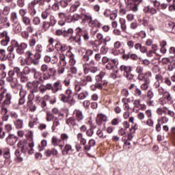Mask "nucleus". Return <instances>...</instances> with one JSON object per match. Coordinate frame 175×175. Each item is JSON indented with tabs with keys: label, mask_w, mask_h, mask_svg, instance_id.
Instances as JSON below:
<instances>
[{
	"label": "nucleus",
	"mask_w": 175,
	"mask_h": 175,
	"mask_svg": "<svg viewBox=\"0 0 175 175\" xmlns=\"http://www.w3.org/2000/svg\"><path fill=\"white\" fill-rule=\"evenodd\" d=\"M41 18L42 20H49V21H44L42 22L41 28L43 31H49L50 27H54L57 24L55 16H54L53 12L49 9H46L42 12Z\"/></svg>",
	"instance_id": "1"
},
{
	"label": "nucleus",
	"mask_w": 175,
	"mask_h": 175,
	"mask_svg": "<svg viewBox=\"0 0 175 175\" xmlns=\"http://www.w3.org/2000/svg\"><path fill=\"white\" fill-rule=\"evenodd\" d=\"M105 75L106 73L105 72L100 71L99 74L96 76V83H94V85L96 90L102 91L103 87H107L109 82L104 78Z\"/></svg>",
	"instance_id": "2"
},
{
	"label": "nucleus",
	"mask_w": 175,
	"mask_h": 175,
	"mask_svg": "<svg viewBox=\"0 0 175 175\" xmlns=\"http://www.w3.org/2000/svg\"><path fill=\"white\" fill-rule=\"evenodd\" d=\"M8 77L6 78V81L8 83H10L11 88L13 90L20 87V84H18V81L17 80V78H16V74H14L13 70H10L8 72Z\"/></svg>",
	"instance_id": "3"
},
{
	"label": "nucleus",
	"mask_w": 175,
	"mask_h": 175,
	"mask_svg": "<svg viewBox=\"0 0 175 175\" xmlns=\"http://www.w3.org/2000/svg\"><path fill=\"white\" fill-rule=\"evenodd\" d=\"M84 75H88V73H96L98 71V67L95 66V61L92 59L89 63H85L83 64Z\"/></svg>",
	"instance_id": "4"
},
{
	"label": "nucleus",
	"mask_w": 175,
	"mask_h": 175,
	"mask_svg": "<svg viewBox=\"0 0 175 175\" xmlns=\"http://www.w3.org/2000/svg\"><path fill=\"white\" fill-rule=\"evenodd\" d=\"M14 73L15 74V76L19 79L21 83H27L29 79L27 76V74H25L24 70L21 71V69H20V67H14L12 69Z\"/></svg>",
	"instance_id": "5"
},
{
	"label": "nucleus",
	"mask_w": 175,
	"mask_h": 175,
	"mask_svg": "<svg viewBox=\"0 0 175 175\" xmlns=\"http://www.w3.org/2000/svg\"><path fill=\"white\" fill-rule=\"evenodd\" d=\"M119 69L120 72H123V76L124 77H126L127 80H133L135 76L131 73L132 72V66L122 65Z\"/></svg>",
	"instance_id": "6"
},
{
	"label": "nucleus",
	"mask_w": 175,
	"mask_h": 175,
	"mask_svg": "<svg viewBox=\"0 0 175 175\" xmlns=\"http://www.w3.org/2000/svg\"><path fill=\"white\" fill-rule=\"evenodd\" d=\"M0 39H2L0 42V44L6 47V46L9 44V42H10V36H9L8 31L0 32Z\"/></svg>",
	"instance_id": "7"
},
{
	"label": "nucleus",
	"mask_w": 175,
	"mask_h": 175,
	"mask_svg": "<svg viewBox=\"0 0 175 175\" xmlns=\"http://www.w3.org/2000/svg\"><path fill=\"white\" fill-rule=\"evenodd\" d=\"M39 84H40V83L36 82V81L27 82L26 84V87L27 88H28V90H31V94H36L39 92V90H40Z\"/></svg>",
	"instance_id": "8"
},
{
	"label": "nucleus",
	"mask_w": 175,
	"mask_h": 175,
	"mask_svg": "<svg viewBox=\"0 0 175 175\" xmlns=\"http://www.w3.org/2000/svg\"><path fill=\"white\" fill-rule=\"evenodd\" d=\"M122 59L124 61H128V59H133V61H137L139 59V56L135 53H131V52H126L125 50H123L122 52Z\"/></svg>",
	"instance_id": "9"
},
{
	"label": "nucleus",
	"mask_w": 175,
	"mask_h": 175,
	"mask_svg": "<svg viewBox=\"0 0 175 175\" xmlns=\"http://www.w3.org/2000/svg\"><path fill=\"white\" fill-rule=\"evenodd\" d=\"M27 90L24 89V86L21 85V88H20V92H19V99L18 102V105L19 106H23L24 103H25V97L27 96Z\"/></svg>",
	"instance_id": "10"
},
{
	"label": "nucleus",
	"mask_w": 175,
	"mask_h": 175,
	"mask_svg": "<svg viewBox=\"0 0 175 175\" xmlns=\"http://www.w3.org/2000/svg\"><path fill=\"white\" fill-rule=\"evenodd\" d=\"M3 157L5 159L4 163L6 166H9V165L12 163V159H10V149L9 148H5L3 149Z\"/></svg>",
	"instance_id": "11"
},
{
	"label": "nucleus",
	"mask_w": 175,
	"mask_h": 175,
	"mask_svg": "<svg viewBox=\"0 0 175 175\" xmlns=\"http://www.w3.org/2000/svg\"><path fill=\"white\" fill-rule=\"evenodd\" d=\"M52 94H57L58 92L64 90L62 85V81L61 80H57L52 84Z\"/></svg>",
	"instance_id": "12"
},
{
	"label": "nucleus",
	"mask_w": 175,
	"mask_h": 175,
	"mask_svg": "<svg viewBox=\"0 0 175 175\" xmlns=\"http://www.w3.org/2000/svg\"><path fill=\"white\" fill-rule=\"evenodd\" d=\"M25 144L23 141H19L17 144V147L18 149H16L15 151V155L16 157L17 162H23V154H21V153H20V149H22L23 146Z\"/></svg>",
	"instance_id": "13"
},
{
	"label": "nucleus",
	"mask_w": 175,
	"mask_h": 175,
	"mask_svg": "<svg viewBox=\"0 0 175 175\" xmlns=\"http://www.w3.org/2000/svg\"><path fill=\"white\" fill-rule=\"evenodd\" d=\"M13 100V94L10 92H8L4 95V100L2 103V106H10L12 101Z\"/></svg>",
	"instance_id": "14"
},
{
	"label": "nucleus",
	"mask_w": 175,
	"mask_h": 175,
	"mask_svg": "<svg viewBox=\"0 0 175 175\" xmlns=\"http://www.w3.org/2000/svg\"><path fill=\"white\" fill-rule=\"evenodd\" d=\"M28 47V44L25 42H21L19 44L17 49H16V53L18 54V55H24L25 54V50Z\"/></svg>",
	"instance_id": "15"
},
{
	"label": "nucleus",
	"mask_w": 175,
	"mask_h": 175,
	"mask_svg": "<svg viewBox=\"0 0 175 175\" xmlns=\"http://www.w3.org/2000/svg\"><path fill=\"white\" fill-rule=\"evenodd\" d=\"M55 49L59 53H65L68 50V45L62 44L61 42L57 41L55 44Z\"/></svg>",
	"instance_id": "16"
},
{
	"label": "nucleus",
	"mask_w": 175,
	"mask_h": 175,
	"mask_svg": "<svg viewBox=\"0 0 175 175\" xmlns=\"http://www.w3.org/2000/svg\"><path fill=\"white\" fill-rule=\"evenodd\" d=\"M81 24H85V23H88V25H90L91 21H92V15L88 14V13H83L81 14Z\"/></svg>",
	"instance_id": "17"
},
{
	"label": "nucleus",
	"mask_w": 175,
	"mask_h": 175,
	"mask_svg": "<svg viewBox=\"0 0 175 175\" xmlns=\"http://www.w3.org/2000/svg\"><path fill=\"white\" fill-rule=\"evenodd\" d=\"M18 140V137L14 135V134H9V135L6 138L7 144L9 146H14L15 143H17Z\"/></svg>",
	"instance_id": "18"
},
{
	"label": "nucleus",
	"mask_w": 175,
	"mask_h": 175,
	"mask_svg": "<svg viewBox=\"0 0 175 175\" xmlns=\"http://www.w3.org/2000/svg\"><path fill=\"white\" fill-rule=\"evenodd\" d=\"M74 116H75V120L77 122L81 124L83 122V120H84V115L83 114V111L80 109H75L74 111Z\"/></svg>",
	"instance_id": "19"
},
{
	"label": "nucleus",
	"mask_w": 175,
	"mask_h": 175,
	"mask_svg": "<svg viewBox=\"0 0 175 175\" xmlns=\"http://www.w3.org/2000/svg\"><path fill=\"white\" fill-rule=\"evenodd\" d=\"M143 12L145 14H151L152 16H154V14H157V13L158 12V11H157V9L150 5L144 6Z\"/></svg>",
	"instance_id": "20"
},
{
	"label": "nucleus",
	"mask_w": 175,
	"mask_h": 175,
	"mask_svg": "<svg viewBox=\"0 0 175 175\" xmlns=\"http://www.w3.org/2000/svg\"><path fill=\"white\" fill-rule=\"evenodd\" d=\"M73 148L72 147V145L69 144H66L64 146V149L62 150V155H70L73 153Z\"/></svg>",
	"instance_id": "21"
},
{
	"label": "nucleus",
	"mask_w": 175,
	"mask_h": 175,
	"mask_svg": "<svg viewBox=\"0 0 175 175\" xmlns=\"http://www.w3.org/2000/svg\"><path fill=\"white\" fill-rule=\"evenodd\" d=\"M44 154L47 158L51 157L52 155H53V157H57L58 155V150H57L55 148H52L45 150Z\"/></svg>",
	"instance_id": "22"
},
{
	"label": "nucleus",
	"mask_w": 175,
	"mask_h": 175,
	"mask_svg": "<svg viewBox=\"0 0 175 175\" xmlns=\"http://www.w3.org/2000/svg\"><path fill=\"white\" fill-rule=\"evenodd\" d=\"M8 108L5 107L4 105H2L1 109V114L2 116L3 121H8L9 117H10V115L8 113Z\"/></svg>",
	"instance_id": "23"
},
{
	"label": "nucleus",
	"mask_w": 175,
	"mask_h": 175,
	"mask_svg": "<svg viewBox=\"0 0 175 175\" xmlns=\"http://www.w3.org/2000/svg\"><path fill=\"white\" fill-rule=\"evenodd\" d=\"M19 43L16 40H12L10 42V45L8 47L7 50L9 53H13L14 49H17L19 46Z\"/></svg>",
	"instance_id": "24"
},
{
	"label": "nucleus",
	"mask_w": 175,
	"mask_h": 175,
	"mask_svg": "<svg viewBox=\"0 0 175 175\" xmlns=\"http://www.w3.org/2000/svg\"><path fill=\"white\" fill-rule=\"evenodd\" d=\"M116 64H117V60L116 59H110L109 62H108L106 64L105 68L107 70H111L112 69H114Z\"/></svg>",
	"instance_id": "25"
},
{
	"label": "nucleus",
	"mask_w": 175,
	"mask_h": 175,
	"mask_svg": "<svg viewBox=\"0 0 175 175\" xmlns=\"http://www.w3.org/2000/svg\"><path fill=\"white\" fill-rule=\"evenodd\" d=\"M96 121L98 125H102V122H106V121H107V116H106V115L100 113L97 116Z\"/></svg>",
	"instance_id": "26"
},
{
	"label": "nucleus",
	"mask_w": 175,
	"mask_h": 175,
	"mask_svg": "<svg viewBox=\"0 0 175 175\" xmlns=\"http://www.w3.org/2000/svg\"><path fill=\"white\" fill-rule=\"evenodd\" d=\"M134 49L137 51H140V53H147V47L142 46L140 43H136L134 44Z\"/></svg>",
	"instance_id": "27"
},
{
	"label": "nucleus",
	"mask_w": 175,
	"mask_h": 175,
	"mask_svg": "<svg viewBox=\"0 0 175 175\" xmlns=\"http://www.w3.org/2000/svg\"><path fill=\"white\" fill-rule=\"evenodd\" d=\"M144 70V68L141 66H137L135 69V72L136 73H138L139 80H143V78L144 77V73H143Z\"/></svg>",
	"instance_id": "28"
},
{
	"label": "nucleus",
	"mask_w": 175,
	"mask_h": 175,
	"mask_svg": "<svg viewBox=\"0 0 175 175\" xmlns=\"http://www.w3.org/2000/svg\"><path fill=\"white\" fill-rule=\"evenodd\" d=\"M62 142L61 141V138L58 137L57 135H53L51 139V144L53 147H57V146H59Z\"/></svg>",
	"instance_id": "29"
},
{
	"label": "nucleus",
	"mask_w": 175,
	"mask_h": 175,
	"mask_svg": "<svg viewBox=\"0 0 175 175\" xmlns=\"http://www.w3.org/2000/svg\"><path fill=\"white\" fill-rule=\"evenodd\" d=\"M76 118L72 116L66 119V124L68 125V126H77V123L76 122Z\"/></svg>",
	"instance_id": "30"
},
{
	"label": "nucleus",
	"mask_w": 175,
	"mask_h": 175,
	"mask_svg": "<svg viewBox=\"0 0 175 175\" xmlns=\"http://www.w3.org/2000/svg\"><path fill=\"white\" fill-rule=\"evenodd\" d=\"M73 33H75V30H73V28L64 29V38H69L70 39L71 36H73Z\"/></svg>",
	"instance_id": "31"
},
{
	"label": "nucleus",
	"mask_w": 175,
	"mask_h": 175,
	"mask_svg": "<svg viewBox=\"0 0 175 175\" xmlns=\"http://www.w3.org/2000/svg\"><path fill=\"white\" fill-rule=\"evenodd\" d=\"M45 0H32L29 3V6L35 8L36 5H39V6H44Z\"/></svg>",
	"instance_id": "32"
},
{
	"label": "nucleus",
	"mask_w": 175,
	"mask_h": 175,
	"mask_svg": "<svg viewBox=\"0 0 175 175\" xmlns=\"http://www.w3.org/2000/svg\"><path fill=\"white\" fill-rule=\"evenodd\" d=\"M80 5H81V3H80V1H76L73 4H72L70 12L71 13H75V12H77L79 8H80Z\"/></svg>",
	"instance_id": "33"
},
{
	"label": "nucleus",
	"mask_w": 175,
	"mask_h": 175,
	"mask_svg": "<svg viewBox=\"0 0 175 175\" xmlns=\"http://www.w3.org/2000/svg\"><path fill=\"white\" fill-rule=\"evenodd\" d=\"M154 6L159 8L161 10L167 9V4L165 3H161V1H155L153 3Z\"/></svg>",
	"instance_id": "34"
},
{
	"label": "nucleus",
	"mask_w": 175,
	"mask_h": 175,
	"mask_svg": "<svg viewBox=\"0 0 175 175\" xmlns=\"http://www.w3.org/2000/svg\"><path fill=\"white\" fill-rule=\"evenodd\" d=\"M10 21L12 23V24H16V23H20L18 21V15L17 14V12H12L10 14Z\"/></svg>",
	"instance_id": "35"
},
{
	"label": "nucleus",
	"mask_w": 175,
	"mask_h": 175,
	"mask_svg": "<svg viewBox=\"0 0 175 175\" xmlns=\"http://www.w3.org/2000/svg\"><path fill=\"white\" fill-rule=\"evenodd\" d=\"M77 139L79 141L81 146H84L85 147V145L87 144V139L84 138L83 133H79L77 134Z\"/></svg>",
	"instance_id": "36"
},
{
	"label": "nucleus",
	"mask_w": 175,
	"mask_h": 175,
	"mask_svg": "<svg viewBox=\"0 0 175 175\" xmlns=\"http://www.w3.org/2000/svg\"><path fill=\"white\" fill-rule=\"evenodd\" d=\"M96 144V142H95V139H91L89 140L88 145H85L83 149L85 151H90V150H91V147H94Z\"/></svg>",
	"instance_id": "37"
},
{
	"label": "nucleus",
	"mask_w": 175,
	"mask_h": 175,
	"mask_svg": "<svg viewBox=\"0 0 175 175\" xmlns=\"http://www.w3.org/2000/svg\"><path fill=\"white\" fill-rule=\"evenodd\" d=\"M69 40H70V42H75V43H77L78 46H81V37L79 36H72L70 37Z\"/></svg>",
	"instance_id": "38"
},
{
	"label": "nucleus",
	"mask_w": 175,
	"mask_h": 175,
	"mask_svg": "<svg viewBox=\"0 0 175 175\" xmlns=\"http://www.w3.org/2000/svg\"><path fill=\"white\" fill-rule=\"evenodd\" d=\"M25 74L27 75H29L31 73V75H34V74L38 71L36 70V68H29L28 66H25V68H23Z\"/></svg>",
	"instance_id": "39"
},
{
	"label": "nucleus",
	"mask_w": 175,
	"mask_h": 175,
	"mask_svg": "<svg viewBox=\"0 0 175 175\" xmlns=\"http://www.w3.org/2000/svg\"><path fill=\"white\" fill-rule=\"evenodd\" d=\"M12 25L16 33H20V32L23 31V26H21V23H20V22H17L16 23H13Z\"/></svg>",
	"instance_id": "40"
},
{
	"label": "nucleus",
	"mask_w": 175,
	"mask_h": 175,
	"mask_svg": "<svg viewBox=\"0 0 175 175\" xmlns=\"http://www.w3.org/2000/svg\"><path fill=\"white\" fill-rule=\"evenodd\" d=\"M14 124L15 125V128L16 129H22L23 125H24V120L21 119H17L14 122Z\"/></svg>",
	"instance_id": "41"
},
{
	"label": "nucleus",
	"mask_w": 175,
	"mask_h": 175,
	"mask_svg": "<svg viewBox=\"0 0 175 175\" xmlns=\"http://www.w3.org/2000/svg\"><path fill=\"white\" fill-rule=\"evenodd\" d=\"M150 79H144V83L141 85L142 91H147L150 87Z\"/></svg>",
	"instance_id": "42"
},
{
	"label": "nucleus",
	"mask_w": 175,
	"mask_h": 175,
	"mask_svg": "<svg viewBox=\"0 0 175 175\" xmlns=\"http://www.w3.org/2000/svg\"><path fill=\"white\" fill-rule=\"evenodd\" d=\"M28 13L31 17H35V16H36V13H38V11L35 7L28 5Z\"/></svg>",
	"instance_id": "43"
},
{
	"label": "nucleus",
	"mask_w": 175,
	"mask_h": 175,
	"mask_svg": "<svg viewBox=\"0 0 175 175\" xmlns=\"http://www.w3.org/2000/svg\"><path fill=\"white\" fill-rule=\"evenodd\" d=\"M101 25L102 24L97 19H95V20L92 19V21L90 22V23H89V27H91L92 28H94V27L99 28L101 27Z\"/></svg>",
	"instance_id": "44"
},
{
	"label": "nucleus",
	"mask_w": 175,
	"mask_h": 175,
	"mask_svg": "<svg viewBox=\"0 0 175 175\" xmlns=\"http://www.w3.org/2000/svg\"><path fill=\"white\" fill-rule=\"evenodd\" d=\"M59 64L62 65V66H66V56L64 53H59Z\"/></svg>",
	"instance_id": "45"
},
{
	"label": "nucleus",
	"mask_w": 175,
	"mask_h": 175,
	"mask_svg": "<svg viewBox=\"0 0 175 175\" xmlns=\"http://www.w3.org/2000/svg\"><path fill=\"white\" fill-rule=\"evenodd\" d=\"M120 28L123 32H126V21L124 18H120Z\"/></svg>",
	"instance_id": "46"
},
{
	"label": "nucleus",
	"mask_w": 175,
	"mask_h": 175,
	"mask_svg": "<svg viewBox=\"0 0 175 175\" xmlns=\"http://www.w3.org/2000/svg\"><path fill=\"white\" fill-rule=\"evenodd\" d=\"M88 95H90L88 91H83L78 94V99L79 100H83V99H85Z\"/></svg>",
	"instance_id": "47"
},
{
	"label": "nucleus",
	"mask_w": 175,
	"mask_h": 175,
	"mask_svg": "<svg viewBox=\"0 0 175 175\" xmlns=\"http://www.w3.org/2000/svg\"><path fill=\"white\" fill-rule=\"evenodd\" d=\"M139 5H140V3L138 4V3H133L132 4H130V10L134 13L139 12Z\"/></svg>",
	"instance_id": "48"
},
{
	"label": "nucleus",
	"mask_w": 175,
	"mask_h": 175,
	"mask_svg": "<svg viewBox=\"0 0 175 175\" xmlns=\"http://www.w3.org/2000/svg\"><path fill=\"white\" fill-rule=\"evenodd\" d=\"M8 57H6V50L0 49V61H6Z\"/></svg>",
	"instance_id": "49"
},
{
	"label": "nucleus",
	"mask_w": 175,
	"mask_h": 175,
	"mask_svg": "<svg viewBox=\"0 0 175 175\" xmlns=\"http://www.w3.org/2000/svg\"><path fill=\"white\" fill-rule=\"evenodd\" d=\"M85 32V30H84L83 28L78 27L75 29V33L77 36H79L81 38L84 33Z\"/></svg>",
	"instance_id": "50"
},
{
	"label": "nucleus",
	"mask_w": 175,
	"mask_h": 175,
	"mask_svg": "<svg viewBox=\"0 0 175 175\" xmlns=\"http://www.w3.org/2000/svg\"><path fill=\"white\" fill-rule=\"evenodd\" d=\"M22 23L24 25H31V18L28 16H25L21 18Z\"/></svg>",
	"instance_id": "51"
},
{
	"label": "nucleus",
	"mask_w": 175,
	"mask_h": 175,
	"mask_svg": "<svg viewBox=\"0 0 175 175\" xmlns=\"http://www.w3.org/2000/svg\"><path fill=\"white\" fill-rule=\"evenodd\" d=\"M26 64L27 65H35L36 66H37V65H39L40 64V62H39V59H30L29 61H26Z\"/></svg>",
	"instance_id": "52"
},
{
	"label": "nucleus",
	"mask_w": 175,
	"mask_h": 175,
	"mask_svg": "<svg viewBox=\"0 0 175 175\" xmlns=\"http://www.w3.org/2000/svg\"><path fill=\"white\" fill-rule=\"evenodd\" d=\"M36 42H38V40L35 37H32L29 40V46L31 47V49H33L35 46H36Z\"/></svg>",
	"instance_id": "53"
},
{
	"label": "nucleus",
	"mask_w": 175,
	"mask_h": 175,
	"mask_svg": "<svg viewBox=\"0 0 175 175\" xmlns=\"http://www.w3.org/2000/svg\"><path fill=\"white\" fill-rule=\"evenodd\" d=\"M69 64L71 66H74V65H76V59H75V55L72 53H69Z\"/></svg>",
	"instance_id": "54"
},
{
	"label": "nucleus",
	"mask_w": 175,
	"mask_h": 175,
	"mask_svg": "<svg viewBox=\"0 0 175 175\" xmlns=\"http://www.w3.org/2000/svg\"><path fill=\"white\" fill-rule=\"evenodd\" d=\"M59 98L60 99V100L62 102H63L64 103H68V102H69V97L68 96H66L64 94H61L59 95Z\"/></svg>",
	"instance_id": "55"
},
{
	"label": "nucleus",
	"mask_w": 175,
	"mask_h": 175,
	"mask_svg": "<svg viewBox=\"0 0 175 175\" xmlns=\"http://www.w3.org/2000/svg\"><path fill=\"white\" fill-rule=\"evenodd\" d=\"M60 140L63 144H65V142H68L69 140V135L67 133H62L60 135Z\"/></svg>",
	"instance_id": "56"
},
{
	"label": "nucleus",
	"mask_w": 175,
	"mask_h": 175,
	"mask_svg": "<svg viewBox=\"0 0 175 175\" xmlns=\"http://www.w3.org/2000/svg\"><path fill=\"white\" fill-rule=\"evenodd\" d=\"M124 2L127 6L132 5L133 3H142L143 0H124Z\"/></svg>",
	"instance_id": "57"
},
{
	"label": "nucleus",
	"mask_w": 175,
	"mask_h": 175,
	"mask_svg": "<svg viewBox=\"0 0 175 175\" xmlns=\"http://www.w3.org/2000/svg\"><path fill=\"white\" fill-rule=\"evenodd\" d=\"M10 5H5L3 9V16H8V14L10 13L11 8Z\"/></svg>",
	"instance_id": "58"
},
{
	"label": "nucleus",
	"mask_w": 175,
	"mask_h": 175,
	"mask_svg": "<svg viewBox=\"0 0 175 175\" xmlns=\"http://www.w3.org/2000/svg\"><path fill=\"white\" fill-rule=\"evenodd\" d=\"M34 79H36V81H35L36 83H41V80H42V73L39 71H37L34 75H33Z\"/></svg>",
	"instance_id": "59"
},
{
	"label": "nucleus",
	"mask_w": 175,
	"mask_h": 175,
	"mask_svg": "<svg viewBox=\"0 0 175 175\" xmlns=\"http://www.w3.org/2000/svg\"><path fill=\"white\" fill-rule=\"evenodd\" d=\"M59 126V120H58V118H55L53 120V125H52V131H55L57 129V126Z\"/></svg>",
	"instance_id": "60"
},
{
	"label": "nucleus",
	"mask_w": 175,
	"mask_h": 175,
	"mask_svg": "<svg viewBox=\"0 0 175 175\" xmlns=\"http://www.w3.org/2000/svg\"><path fill=\"white\" fill-rule=\"evenodd\" d=\"M51 79V77L48 75L47 73H43L41 76V83H44L46 80H50Z\"/></svg>",
	"instance_id": "61"
},
{
	"label": "nucleus",
	"mask_w": 175,
	"mask_h": 175,
	"mask_svg": "<svg viewBox=\"0 0 175 175\" xmlns=\"http://www.w3.org/2000/svg\"><path fill=\"white\" fill-rule=\"evenodd\" d=\"M55 73H57V70L54 68H48V72L47 74L51 77H53L55 76Z\"/></svg>",
	"instance_id": "62"
},
{
	"label": "nucleus",
	"mask_w": 175,
	"mask_h": 175,
	"mask_svg": "<svg viewBox=\"0 0 175 175\" xmlns=\"http://www.w3.org/2000/svg\"><path fill=\"white\" fill-rule=\"evenodd\" d=\"M30 111H31V113H35V111H36V105L35 104H33V103H29V104H27Z\"/></svg>",
	"instance_id": "63"
},
{
	"label": "nucleus",
	"mask_w": 175,
	"mask_h": 175,
	"mask_svg": "<svg viewBox=\"0 0 175 175\" xmlns=\"http://www.w3.org/2000/svg\"><path fill=\"white\" fill-rule=\"evenodd\" d=\"M54 120V115L50 113V111L46 112V120L47 122H50V121H53Z\"/></svg>",
	"instance_id": "64"
}]
</instances>
